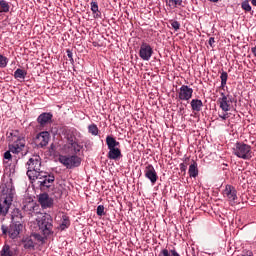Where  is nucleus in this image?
Masks as SVG:
<instances>
[{"instance_id":"nucleus-11","label":"nucleus","mask_w":256,"mask_h":256,"mask_svg":"<svg viewBox=\"0 0 256 256\" xmlns=\"http://www.w3.org/2000/svg\"><path fill=\"white\" fill-rule=\"evenodd\" d=\"M8 148L10 149L11 153L18 155V153H21V151L25 149V138L18 136L16 140L14 139L12 144H9Z\"/></svg>"},{"instance_id":"nucleus-34","label":"nucleus","mask_w":256,"mask_h":256,"mask_svg":"<svg viewBox=\"0 0 256 256\" xmlns=\"http://www.w3.org/2000/svg\"><path fill=\"white\" fill-rule=\"evenodd\" d=\"M171 27L172 29L179 31V29H181V24L179 23V21H171Z\"/></svg>"},{"instance_id":"nucleus-8","label":"nucleus","mask_w":256,"mask_h":256,"mask_svg":"<svg viewBox=\"0 0 256 256\" xmlns=\"http://www.w3.org/2000/svg\"><path fill=\"white\" fill-rule=\"evenodd\" d=\"M1 231L3 235H8L10 239H17V237H19V235L21 234V231H23V224L12 223L9 225V227L2 225Z\"/></svg>"},{"instance_id":"nucleus-46","label":"nucleus","mask_w":256,"mask_h":256,"mask_svg":"<svg viewBox=\"0 0 256 256\" xmlns=\"http://www.w3.org/2000/svg\"><path fill=\"white\" fill-rule=\"evenodd\" d=\"M50 153H51V154L55 153V150H50Z\"/></svg>"},{"instance_id":"nucleus-13","label":"nucleus","mask_w":256,"mask_h":256,"mask_svg":"<svg viewBox=\"0 0 256 256\" xmlns=\"http://www.w3.org/2000/svg\"><path fill=\"white\" fill-rule=\"evenodd\" d=\"M217 104L224 113L231 111V101H229V97L224 92L220 93Z\"/></svg>"},{"instance_id":"nucleus-27","label":"nucleus","mask_w":256,"mask_h":256,"mask_svg":"<svg viewBox=\"0 0 256 256\" xmlns=\"http://www.w3.org/2000/svg\"><path fill=\"white\" fill-rule=\"evenodd\" d=\"M220 79H221V88L225 89V86L227 85V79H229V74L223 71L220 75Z\"/></svg>"},{"instance_id":"nucleus-3","label":"nucleus","mask_w":256,"mask_h":256,"mask_svg":"<svg viewBox=\"0 0 256 256\" xmlns=\"http://www.w3.org/2000/svg\"><path fill=\"white\" fill-rule=\"evenodd\" d=\"M39 230L45 237H48V235H51L53 233V218L51 215L45 213L42 214L41 217H38L36 219Z\"/></svg>"},{"instance_id":"nucleus-43","label":"nucleus","mask_w":256,"mask_h":256,"mask_svg":"<svg viewBox=\"0 0 256 256\" xmlns=\"http://www.w3.org/2000/svg\"><path fill=\"white\" fill-rule=\"evenodd\" d=\"M251 52L253 53L254 57H256V46L251 48Z\"/></svg>"},{"instance_id":"nucleus-30","label":"nucleus","mask_w":256,"mask_h":256,"mask_svg":"<svg viewBox=\"0 0 256 256\" xmlns=\"http://www.w3.org/2000/svg\"><path fill=\"white\" fill-rule=\"evenodd\" d=\"M69 225H71V222L67 219L66 216L63 217L62 223L60 224L61 231H65V229H69Z\"/></svg>"},{"instance_id":"nucleus-44","label":"nucleus","mask_w":256,"mask_h":256,"mask_svg":"<svg viewBox=\"0 0 256 256\" xmlns=\"http://www.w3.org/2000/svg\"><path fill=\"white\" fill-rule=\"evenodd\" d=\"M251 1V4L256 7V0H250Z\"/></svg>"},{"instance_id":"nucleus-39","label":"nucleus","mask_w":256,"mask_h":256,"mask_svg":"<svg viewBox=\"0 0 256 256\" xmlns=\"http://www.w3.org/2000/svg\"><path fill=\"white\" fill-rule=\"evenodd\" d=\"M180 171L182 173H185L187 171V165H185V163L180 164Z\"/></svg>"},{"instance_id":"nucleus-28","label":"nucleus","mask_w":256,"mask_h":256,"mask_svg":"<svg viewBox=\"0 0 256 256\" xmlns=\"http://www.w3.org/2000/svg\"><path fill=\"white\" fill-rule=\"evenodd\" d=\"M168 7H172V9L177 8V5H183V0H166Z\"/></svg>"},{"instance_id":"nucleus-1","label":"nucleus","mask_w":256,"mask_h":256,"mask_svg":"<svg viewBox=\"0 0 256 256\" xmlns=\"http://www.w3.org/2000/svg\"><path fill=\"white\" fill-rule=\"evenodd\" d=\"M0 191L2 193L0 200V217H7L13 205V199H15V187L11 182L2 184Z\"/></svg>"},{"instance_id":"nucleus-2","label":"nucleus","mask_w":256,"mask_h":256,"mask_svg":"<svg viewBox=\"0 0 256 256\" xmlns=\"http://www.w3.org/2000/svg\"><path fill=\"white\" fill-rule=\"evenodd\" d=\"M27 167V177L30 179V181H35V177L39 175L41 171V157L39 156H33L28 160L26 163Z\"/></svg>"},{"instance_id":"nucleus-17","label":"nucleus","mask_w":256,"mask_h":256,"mask_svg":"<svg viewBox=\"0 0 256 256\" xmlns=\"http://www.w3.org/2000/svg\"><path fill=\"white\" fill-rule=\"evenodd\" d=\"M38 202L40 203L42 209H49L53 207V199L49 197V194L47 193L40 194Z\"/></svg>"},{"instance_id":"nucleus-4","label":"nucleus","mask_w":256,"mask_h":256,"mask_svg":"<svg viewBox=\"0 0 256 256\" xmlns=\"http://www.w3.org/2000/svg\"><path fill=\"white\" fill-rule=\"evenodd\" d=\"M106 145L108 147V159L117 161L121 157V149H119L121 143L113 136L106 137Z\"/></svg>"},{"instance_id":"nucleus-7","label":"nucleus","mask_w":256,"mask_h":256,"mask_svg":"<svg viewBox=\"0 0 256 256\" xmlns=\"http://www.w3.org/2000/svg\"><path fill=\"white\" fill-rule=\"evenodd\" d=\"M58 161L64 165L66 169H75V167L81 165V157L77 156V154L60 155Z\"/></svg>"},{"instance_id":"nucleus-26","label":"nucleus","mask_w":256,"mask_h":256,"mask_svg":"<svg viewBox=\"0 0 256 256\" xmlns=\"http://www.w3.org/2000/svg\"><path fill=\"white\" fill-rule=\"evenodd\" d=\"M88 132L90 133V135L97 137V135H99V128L96 126V124H90L88 126Z\"/></svg>"},{"instance_id":"nucleus-37","label":"nucleus","mask_w":256,"mask_h":256,"mask_svg":"<svg viewBox=\"0 0 256 256\" xmlns=\"http://www.w3.org/2000/svg\"><path fill=\"white\" fill-rule=\"evenodd\" d=\"M4 159H6L7 161H11V159H13V156L11 155V149L4 153Z\"/></svg>"},{"instance_id":"nucleus-41","label":"nucleus","mask_w":256,"mask_h":256,"mask_svg":"<svg viewBox=\"0 0 256 256\" xmlns=\"http://www.w3.org/2000/svg\"><path fill=\"white\" fill-rule=\"evenodd\" d=\"M208 43H209L210 47H215V38L210 37Z\"/></svg>"},{"instance_id":"nucleus-38","label":"nucleus","mask_w":256,"mask_h":256,"mask_svg":"<svg viewBox=\"0 0 256 256\" xmlns=\"http://www.w3.org/2000/svg\"><path fill=\"white\" fill-rule=\"evenodd\" d=\"M219 117L222 121H226V119H229V113L224 112L222 114H219Z\"/></svg>"},{"instance_id":"nucleus-24","label":"nucleus","mask_w":256,"mask_h":256,"mask_svg":"<svg viewBox=\"0 0 256 256\" xmlns=\"http://www.w3.org/2000/svg\"><path fill=\"white\" fill-rule=\"evenodd\" d=\"M10 9L11 5H9L7 0H0V13H9Z\"/></svg>"},{"instance_id":"nucleus-19","label":"nucleus","mask_w":256,"mask_h":256,"mask_svg":"<svg viewBox=\"0 0 256 256\" xmlns=\"http://www.w3.org/2000/svg\"><path fill=\"white\" fill-rule=\"evenodd\" d=\"M70 145L74 150H66V153H71V155H77V153L81 152V145L79 143L73 141V139H69Z\"/></svg>"},{"instance_id":"nucleus-16","label":"nucleus","mask_w":256,"mask_h":256,"mask_svg":"<svg viewBox=\"0 0 256 256\" xmlns=\"http://www.w3.org/2000/svg\"><path fill=\"white\" fill-rule=\"evenodd\" d=\"M144 173L146 179H149L152 185H155V183H157V179H159V176H157V171H155V167H153V165H147L144 170Z\"/></svg>"},{"instance_id":"nucleus-9","label":"nucleus","mask_w":256,"mask_h":256,"mask_svg":"<svg viewBox=\"0 0 256 256\" xmlns=\"http://www.w3.org/2000/svg\"><path fill=\"white\" fill-rule=\"evenodd\" d=\"M51 140V134L47 131H42L36 135L34 138V143L36 147L39 149H43L49 145V141Z\"/></svg>"},{"instance_id":"nucleus-36","label":"nucleus","mask_w":256,"mask_h":256,"mask_svg":"<svg viewBox=\"0 0 256 256\" xmlns=\"http://www.w3.org/2000/svg\"><path fill=\"white\" fill-rule=\"evenodd\" d=\"M67 57L70 59V63L73 65L75 63V60L73 59V52L71 50H66Z\"/></svg>"},{"instance_id":"nucleus-18","label":"nucleus","mask_w":256,"mask_h":256,"mask_svg":"<svg viewBox=\"0 0 256 256\" xmlns=\"http://www.w3.org/2000/svg\"><path fill=\"white\" fill-rule=\"evenodd\" d=\"M52 120H53L52 113L43 112L38 116L37 123L40 125V127H45V125H48V123H51Z\"/></svg>"},{"instance_id":"nucleus-42","label":"nucleus","mask_w":256,"mask_h":256,"mask_svg":"<svg viewBox=\"0 0 256 256\" xmlns=\"http://www.w3.org/2000/svg\"><path fill=\"white\" fill-rule=\"evenodd\" d=\"M91 145H93V143H92L90 140H88V141L85 142V147H86V149L89 148V147H91Z\"/></svg>"},{"instance_id":"nucleus-40","label":"nucleus","mask_w":256,"mask_h":256,"mask_svg":"<svg viewBox=\"0 0 256 256\" xmlns=\"http://www.w3.org/2000/svg\"><path fill=\"white\" fill-rule=\"evenodd\" d=\"M170 256H181V254L176 249H172L170 250Z\"/></svg>"},{"instance_id":"nucleus-6","label":"nucleus","mask_w":256,"mask_h":256,"mask_svg":"<svg viewBox=\"0 0 256 256\" xmlns=\"http://www.w3.org/2000/svg\"><path fill=\"white\" fill-rule=\"evenodd\" d=\"M251 145L237 142L233 148V154L239 159L249 160L252 157Z\"/></svg>"},{"instance_id":"nucleus-21","label":"nucleus","mask_w":256,"mask_h":256,"mask_svg":"<svg viewBox=\"0 0 256 256\" xmlns=\"http://www.w3.org/2000/svg\"><path fill=\"white\" fill-rule=\"evenodd\" d=\"M188 175L189 177H197L199 175V168H197V162H193L188 169Z\"/></svg>"},{"instance_id":"nucleus-10","label":"nucleus","mask_w":256,"mask_h":256,"mask_svg":"<svg viewBox=\"0 0 256 256\" xmlns=\"http://www.w3.org/2000/svg\"><path fill=\"white\" fill-rule=\"evenodd\" d=\"M139 57L142 61H151V57H153V47L147 42H142L139 50Z\"/></svg>"},{"instance_id":"nucleus-32","label":"nucleus","mask_w":256,"mask_h":256,"mask_svg":"<svg viewBox=\"0 0 256 256\" xmlns=\"http://www.w3.org/2000/svg\"><path fill=\"white\" fill-rule=\"evenodd\" d=\"M241 7L243 11H246V13L251 12V4H249V0H244L241 4Z\"/></svg>"},{"instance_id":"nucleus-20","label":"nucleus","mask_w":256,"mask_h":256,"mask_svg":"<svg viewBox=\"0 0 256 256\" xmlns=\"http://www.w3.org/2000/svg\"><path fill=\"white\" fill-rule=\"evenodd\" d=\"M91 11L94 15V19H99L101 17V12H99V4L97 1H92L90 3Z\"/></svg>"},{"instance_id":"nucleus-33","label":"nucleus","mask_w":256,"mask_h":256,"mask_svg":"<svg viewBox=\"0 0 256 256\" xmlns=\"http://www.w3.org/2000/svg\"><path fill=\"white\" fill-rule=\"evenodd\" d=\"M96 213H97L98 217H103V215H105V206L99 205L97 207Z\"/></svg>"},{"instance_id":"nucleus-12","label":"nucleus","mask_w":256,"mask_h":256,"mask_svg":"<svg viewBox=\"0 0 256 256\" xmlns=\"http://www.w3.org/2000/svg\"><path fill=\"white\" fill-rule=\"evenodd\" d=\"M193 97V88L188 85H182L178 91L180 101H189Z\"/></svg>"},{"instance_id":"nucleus-14","label":"nucleus","mask_w":256,"mask_h":256,"mask_svg":"<svg viewBox=\"0 0 256 256\" xmlns=\"http://www.w3.org/2000/svg\"><path fill=\"white\" fill-rule=\"evenodd\" d=\"M223 197H225L229 203H235L237 201V189L233 185L227 184L223 191Z\"/></svg>"},{"instance_id":"nucleus-31","label":"nucleus","mask_w":256,"mask_h":256,"mask_svg":"<svg viewBox=\"0 0 256 256\" xmlns=\"http://www.w3.org/2000/svg\"><path fill=\"white\" fill-rule=\"evenodd\" d=\"M24 243V249H33L35 247V244L33 243V240L32 239H25L23 241Z\"/></svg>"},{"instance_id":"nucleus-15","label":"nucleus","mask_w":256,"mask_h":256,"mask_svg":"<svg viewBox=\"0 0 256 256\" xmlns=\"http://www.w3.org/2000/svg\"><path fill=\"white\" fill-rule=\"evenodd\" d=\"M24 213H27V215H39L41 208L39 205L33 201L27 202L26 204L23 205L22 207Z\"/></svg>"},{"instance_id":"nucleus-25","label":"nucleus","mask_w":256,"mask_h":256,"mask_svg":"<svg viewBox=\"0 0 256 256\" xmlns=\"http://www.w3.org/2000/svg\"><path fill=\"white\" fill-rule=\"evenodd\" d=\"M26 77H27V71L21 68L16 69V71L14 72L15 79H25Z\"/></svg>"},{"instance_id":"nucleus-35","label":"nucleus","mask_w":256,"mask_h":256,"mask_svg":"<svg viewBox=\"0 0 256 256\" xmlns=\"http://www.w3.org/2000/svg\"><path fill=\"white\" fill-rule=\"evenodd\" d=\"M158 256H171V251H169L167 248L162 249Z\"/></svg>"},{"instance_id":"nucleus-5","label":"nucleus","mask_w":256,"mask_h":256,"mask_svg":"<svg viewBox=\"0 0 256 256\" xmlns=\"http://www.w3.org/2000/svg\"><path fill=\"white\" fill-rule=\"evenodd\" d=\"M35 179H38V185L42 191L50 189V187L55 183V175L45 171L34 176V181Z\"/></svg>"},{"instance_id":"nucleus-29","label":"nucleus","mask_w":256,"mask_h":256,"mask_svg":"<svg viewBox=\"0 0 256 256\" xmlns=\"http://www.w3.org/2000/svg\"><path fill=\"white\" fill-rule=\"evenodd\" d=\"M9 65V58L0 54V69H5Z\"/></svg>"},{"instance_id":"nucleus-22","label":"nucleus","mask_w":256,"mask_h":256,"mask_svg":"<svg viewBox=\"0 0 256 256\" xmlns=\"http://www.w3.org/2000/svg\"><path fill=\"white\" fill-rule=\"evenodd\" d=\"M190 105L192 107V111H197L199 113V111H201V109L203 108V101L199 99H192Z\"/></svg>"},{"instance_id":"nucleus-45","label":"nucleus","mask_w":256,"mask_h":256,"mask_svg":"<svg viewBox=\"0 0 256 256\" xmlns=\"http://www.w3.org/2000/svg\"><path fill=\"white\" fill-rule=\"evenodd\" d=\"M210 1L211 3H217L219 0H208Z\"/></svg>"},{"instance_id":"nucleus-23","label":"nucleus","mask_w":256,"mask_h":256,"mask_svg":"<svg viewBox=\"0 0 256 256\" xmlns=\"http://www.w3.org/2000/svg\"><path fill=\"white\" fill-rule=\"evenodd\" d=\"M15 253L11 250V246L5 244L0 251V256H14Z\"/></svg>"}]
</instances>
